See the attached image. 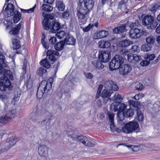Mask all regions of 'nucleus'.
Here are the masks:
<instances>
[{
	"label": "nucleus",
	"instance_id": "f257e3e1",
	"mask_svg": "<svg viewBox=\"0 0 160 160\" xmlns=\"http://www.w3.org/2000/svg\"><path fill=\"white\" fill-rule=\"evenodd\" d=\"M5 54L0 44V75H3L0 78V89L2 91H5L7 88L10 89L12 88L9 80H12L13 79L10 70L3 68L7 66L5 62Z\"/></svg>",
	"mask_w": 160,
	"mask_h": 160
},
{
	"label": "nucleus",
	"instance_id": "f03ea898",
	"mask_svg": "<svg viewBox=\"0 0 160 160\" xmlns=\"http://www.w3.org/2000/svg\"><path fill=\"white\" fill-rule=\"evenodd\" d=\"M139 125L136 122L131 121L125 124L122 128V131L124 132L129 133L137 132L139 130Z\"/></svg>",
	"mask_w": 160,
	"mask_h": 160
},
{
	"label": "nucleus",
	"instance_id": "7ed1b4c3",
	"mask_svg": "<svg viewBox=\"0 0 160 160\" xmlns=\"http://www.w3.org/2000/svg\"><path fill=\"white\" fill-rule=\"evenodd\" d=\"M6 8H7L8 9L7 11V17L5 18L6 22L5 23L7 25V28H8L12 26V18L10 17L12 16L14 14V7L12 3H9Z\"/></svg>",
	"mask_w": 160,
	"mask_h": 160
},
{
	"label": "nucleus",
	"instance_id": "20e7f679",
	"mask_svg": "<svg viewBox=\"0 0 160 160\" xmlns=\"http://www.w3.org/2000/svg\"><path fill=\"white\" fill-rule=\"evenodd\" d=\"M124 59L120 55H116L110 62L109 69L111 71L118 69L123 63Z\"/></svg>",
	"mask_w": 160,
	"mask_h": 160
},
{
	"label": "nucleus",
	"instance_id": "39448f33",
	"mask_svg": "<svg viewBox=\"0 0 160 160\" xmlns=\"http://www.w3.org/2000/svg\"><path fill=\"white\" fill-rule=\"evenodd\" d=\"M77 139L78 141L86 146L92 147L95 145V142L85 136H79L77 137Z\"/></svg>",
	"mask_w": 160,
	"mask_h": 160
},
{
	"label": "nucleus",
	"instance_id": "423d86ee",
	"mask_svg": "<svg viewBox=\"0 0 160 160\" xmlns=\"http://www.w3.org/2000/svg\"><path fill=\"white\" fill-rule=\"evenodd\" d=\"M99 58L102 62H108L111 58V53L108 50H102L99 52Z\"/></svg>",
	"mask_w": 160,
	"mask_h": 160
},
{
	"label": "nucleus",
	"instance_id": "0eeeda50",
	"mask_svg": "<svg viewBox=\"0 0 160 160\" xmlns=\"http://www.w3.org/2000/svg\"><path fill=\"white\" fill-rule=\"evenodd\" d=\"M48 148L45 145H40L38 148V153L39 156L43 158H47L48 156Z\"/></svg>",
	"mask_w": 160,
	"mask_h": 160
},
{
	"label": "nucleus",
	"instance_id": "6e6552de",
	"mask_svg": "<svg viewBox=\"0 0 160 160\" xmlns=\"http://www.w3.org/2000/svg\"><path fill=\"white\" fill-rule=\"evenodd\" d=\"M143 32V31L137 28L131 29L129 32V36L132 39H136L142 35Z\"/></svg>",
	"mask_w": 160,
	"mask_h": 160
},
{
	"label": "nucleus",
	"instance_id": "1a4fd4ad",
	"mask_svg": "<svg viewBox=\"0 0 160 160\" xmlns=\"http://www.w3.org/2000/svg\"><path fill=\"white\" fill-rule=\"evenodd\" d=\"M45 83L44 82H41L38 88L37 96L38 98H42L44 93L46 92H47L49 91L47 89L46 87H45Z\"/></svg>",
	"mask_w": 160,
	"mask_h": 160
},
{
	"label": "nucleus",
	"instance_id": "9d476101",
	"mask_svg": "<svg viewBox=\"0 0 160 160\" xmlns=\"http://www.w3.org/2000/svg\"><path fill=\"white\" fill-rule=\"evenodd\" d=\"M104 86L105 88L108 90L116 91L118 89V87L116 82L112 81H106L105 83Z\"/></svg>",
	"mask_w": 160,
	"mask_h": 160
},
{
	"label": "nucleus",
	"instance_id": "9b49d317",
	"mask_svg": "<svg viewBox=\"0 0 160 160\" xmlns=\"http://www.w3.org/2000/svg\"><path fill=\"white\" fill-rule=\"evenodd\" d=\"M61 26L60 23L57 20H54L52 21L51 25L50 26V31L52 33H55L61 28Z\"/></svg>",
	"mask_w": 160,
	"mask_h": 160
},
{
	"label": "nucleus",
	"instance_id": "f8f14e48",
	"mask_svg": "<svg viewBox=\"0 0 160 160\" xmlns=\"http://www.w3.org/2000/svg\"><path fill=\"white\" fill-rule=\"evenodd\" d=\"M132 70V68L130 65L128 64H124L120 69V73L123 76H125L128 75Z\"/></svg>",
	"mask_w": 160,
	"mask_h": 160
},
{
	"label": "nucleus",
	"instance_id": "ddd939ff",
	"mask_svg": "<svg viewBox=\"0 0 160 160\" xmlns=\"http://www.w3.org/2000/svg\"><path fill=\"white\" fill-rule=\"evenodd\" d=\"M108 118L110 123V128L112 132H114L116 131V127L114 122V114L112 112H108L107 114Z\"/></svg>",
	"mask_w": 160,
	"mask_h": 160
},
{
	"label": "nucleus",
	"instance_id": "4468645a",
	"mask_svg": "<svg viewBox=\"0 0 160 160\" xmlns=\"http://www.w3.org/2000/svg\"><path fill=\"white\" fill-rule=\"evenodd\" d=\"M88 12V9H84L82 6H81L79 9L78 11V17L80 19H82L84 18L85 15Z\"/></svg>",
	"mask_w": 160,
	"mask_h": 160
},
{
	"label": "nucleus",
	"instance_id": "2eb2a0df",
	"mask_svg": "<svg viewBox=\"0 0 160 160\" xmlns=\"http://www.w3.org/2000/svg\"><path fill=\"white\" fill-rule=\"evenodd\" d=\"M108 35V32L106 30H101L94 34L95 39H98L106 37Z\"/></svg>",
	"mask_w": 160,
	"mask_h": 160
},
{
	"label": "nucleus",
	"instance_id": "dca6fc26",
	"mask_svg": "<svg viewBox=\"0 0 160 160\" xmlns=\"http://www.w3.org/2000/svg\"><path fill=\"white\" fill-rule=\"evenodd\" d=\"M58 54L59 53L58 52L49 50L47 52L46 58H48V59L51 61H54L55 59L54 55H58Z\"/></svg>",
	"mask_w": 160,
	"mask_h": 160
},
{
	"label": "nucleus",
	"instance_id": "f3484780",
	"mask_svg": "<svg viewBox=\"0 0 160 160\" xmlns=\"http://www.w3.org/2000/svg\"><path fill=\"white\" fill-rule=\"evenodd\" d=\"M93 0H85L83 7L84 9H87L89 12L90 10L92 8L93 4Z\"/></svg>",
	"mask_w": 160,
	"mask_h": 160
},
{
	"label": "nucleus",
	"instance_id": "a211bd4d",
	"mask_svg": "<svg viewBox=\"0 0 160 160\" xmlns=\"http://www.w3.org/2000/svg\"><path fill=\"white\" fill-rule=\"evenodd\" d=\"M153 19L154 18L152 16H146L142 19V24L146 26L147 27Z\"/></svg>",
	"mask_w": 160,
	"mask_h": 160
},
{
	"label": "nucleus",
	"instance_id": "6ab92c4d",
	"mask_svg": "<svg viewBox=\"0 0 160 160\" xmlns=\"http://www.w3.org/2000/svg\"><path fill=\"white\" fill-rule=\"evenodd\" d=\"M63 41L65 45H74L75 44V39L72 36L68 35Z\"/></svg>",
	"mask_w": 160,
	"mask_h": 160
},
{
	"label": "nucleus",
	"instance_id": "aec40b11",
	"mask_svg": "<svg viewBox=\"0 0 160 160\" xmlns=\"http://www.w3.org/2000/svg\"><path fill=\"white\" fill-rule=\"evenodd\" d=\"M22 26V24L19 23L16 27H13L11 28L9 32V33L10 35H16L18 33L20 29Z\"/></svg>",
	"mask_w": 160,
	"mask_h": 160
},
{
	"label": "nucleus",
	"instance_id": "412c9836",
	"mask_svg": "<svg viewBox=\"0 0 160 160\" xmlns=\"http://www.w3.org/2000/svg\"><path fill=\"white\" fill-rule=\"evenodd\" d=\"M92 63L94 67L99 70L102 69L104 67V65L98 60H94L92 62Z\"/></svg>",
	"mask_w": 160,
	"mask_h": 160
},
{
	"label": "nucleus",
	"instance_id": "4be33fe9",
	"mask_svg": "<svg viewBox=\"0 0 160 160\" xmlns=\"http://www.w3.org/2000/svg\"><path fill=\"white\" fill-rule=\"evenodd\" d=\"M43 28L46 30L50 29V26L51 25V22L48 19L45 18L44 19L42 22Z\"/></svg>",
	"mask_w": 160,
	"mask_h": 160
},
{
	"label": "nucleus",
	"instance_id": "5701e85b",
	"mask_svg": "<svg viewBox=\"0 0 160 160\" xmlns=\"http://www.w3.org/2000/svg\"><path fill=\"white\" fill-rule=\"evenodd\" d=\"M53 80L52 78H49L48 81L43 80L41 82H45V87L48 90H49L52 88V84L53 83Z\"/></svg>",
	"mask_w": 160,
	"mask_h": 160
},
{
	"label": "nucleus",
	"instance_id": "b1692460",
	"mask_svg": "<svg viewBox=\"0 0 160 160\" xmlns=\"http://www.w3.org/2000/svg\"><path fill=\"white\" fill-rule=\"evenodd\" d=\"M99 47L101 48H108L110 47L111 44L108 41L101 40L98 42Z\"/></svg>",
	"mask_w": 160,
	"mask_h": 160
},
{
	"label": "nucleus",
	"instance_id": "393cba45",
	"mask_svg": "<svg viewBox=\"0 0 160 160\" xmlns=\"http://www.w3.org/2000/svg\"><path fill=\"white\" fill-rule=\"evenodd\" d=\"M126 25L123 24L122 26H119L114 29L113 32L116 34L119 33L124 32L125 30Z\"/></svg>",
	"mask_w": 160,
	"mask_h": 160
},
{
	"label": "nucleus",
	"instance_id": "a878e982",
	"mask_svg": "<svg viewBox=\"0 0 160 160\" xmlns=\"http://www.w3.org/2000/svg\"><path fill=\"white\" fill-rule=\"evenodd\" d=\"M12 47L13 49H18L21 48V45L20 44L19 41L17 39L13 38L12 39Z\"/></svg>",
	"mask_w": 160,
	"mask_h": 160
},
{
	"label": "nucleus",
	"instance_id": "bb28decb",
	"mask_svg": "<svg viewBox=\"0 0 160 160\" xmlns=\"http://www.w3.org/2000/svg\"><path fill=\"white\" fill-rule=\"evenodd\" d=\"M16 112L15 109H12L7 111L5 114L9 118V119L11 120L13 118L15 117Z\"/></svg>",
	"mask_w": 160,
	"mask_h": 160
},
{
	"label": "nucleus",
	"instance_id": "cd10ccee",
	"mask_svg": "<svg viewBox=\"0 0 160 160\" xmlns=\"http://www.w3.org/2000/svg\"><path fill=\"white\" fill-rule=\"evenodd\" d=\"M128 50H125L123 54L124 55H127L128 62H133L134 55L132 53L128 54Z\"/></svg>",
	"mask_w": 160,
	"mask_h": 160
},
{
	"label": "nucleus",
	"instance_id": "c85d7f7f",
	"mask_svg": "<svg viewBox=\"0 0 160 160\" xmlns=\"http://www.w3.org/2000/svg\"><path fill=\"white\" fill-rule=\"evenodd\" d=\"M112 93V91L110 90L104 89L102 92L101 96L103 98H108L111 96Z\"/></svg>",
	"mask_w": 160,
	"mask_h": 160
},
{
	"label": "nucleus",
	"instance_id": "c756f323",
	"mask_svg": "<svg viewBox=\"0 0 160 160\" xmlns=\"http://www.w3.org/2000/svg\"><path fill=\"white\" fill-rule=\"evenodd\" d=\"M56 6L60 11H62L64 10L65 6L61 1H57L56 2Z\"/></svg>",
	"mask_w": 160,
	"mask_h": 160
},
{
	"label": "nucleus",
	"instance_id": "7c9ffc66",
	"mask_svg": "<svg viewBox=\"0 0 160 160\" xmlns=\"http://www.w3.org/2000/svg\"><path fill=\"white\" fill-rule=\"evenodd\" d=\"M134 114V111L132 109L129 108L123 113V115L127 118L132 117Z\"/></svg>",
	"mask_w": 160,
	"mask_h": 160
},
{
	"label": "nucleus",
	"instance_id": "2f4dec72",
	"mask_svg": "<svg viewBox=\"0 0 160 160\" xmlns=\"http://www.w3.org/2000/svg\"><path fill=\"white\" fill-rule=\"evenodd\" d=\"M10 17H11V16ZM13 18V20L14 23H16L18 22L20 19L21 14L20 13L17 11H16L14 13V16L13 18Z\"/></svg>",
	"mask_w": 160,
	"mask_h": 160
},
{
	"label": "nucleus",
	"instance_id": "473e14b6",
	"mask_svg": "<svg viewBox=\"0 0 160 160\" xmlns=\"http://www.w3.org/2000/svg\"><path fill=\"white\" fill-rule=\"evenodd\" d=\"M119 103L117 102H114L111 104L110 108L111 110L114 111V112H119Z\"/></svg>",
	"mask_w": 160,
	"mask_h": 160
},
{
	"label": "nucleus",
	"instance_id": "72a5a7b5",
	"mask_svg": "<svg viewBox=\"0 0 160 160\" xmlns=\"http://www.w3.org/2000/svg\"><path fill=\"white\" fill-rule=\"evenodd\" d=\"M144 117L141 112L139 110L137 111V114L135 118L136 120L138 122H142L143 120Z\"/></svg>",
	"mask_w": 160,
	"mask_h": 160
},
{
	"label": "nucleus",
	"instance_id": "f704fd0d",
	"mask_svg": "<svg viewBox=\"0 0 160 160\" xmlns=\"http://www.w3.org/2000/svg\"><path fill=\"white\" fill-rule=\"evenodd\" d=\"M146 41L147 43L149 45L152 44L155 42V38L152 36H150L146 38Z\"/></svg>",
	"mask_w": 160,
	"mask_h": 160
},
{
	"label": "nucleus",
	"instance_id": "c9c22d12",
	"mask_svg": "<svg viewBox=\"0 0 160 160\" xmlns=\"http://www.w3.org/2000/svg\"><path fill=\"white\" fill-rule=\"evenodd\" d=\"M112 99L114 102H117L119 103L123 99V98L119 94L116 93Z\"/></svg>",
	"mask_w": 160,
	"mask_h": 160
},
{
	"label": "nucleus",
	"instance_id": "e433bc0d",
	"mask_svg": "<svg viewBox=\"0 0 160 160\" xmlns=\"http://www.w3.org/2000/svg\"><path fill=\"white\" fill-rule=\"evenodd\" d=\"M40 64L41 65L43 66L45 68L48 69L50 67V65L49 63L47 58L44 59L41 61L40 62Z\"/></svg>",
	"mask_w": 160,
	"mask_h": 160
},
{
	"label": "nucleus",
	"instance_id": "4c0bfd02",
	"mask_svg": "<svg viewBox=\"0 0 160 160\" xmlns=\"http://www.w3.org/2000/svg\"><path fill=\"white\" fill-rule=\"evenodd\" d=\"M158 24V22L156 20H154V19L150 23L149 25H148L147 28L148 29H153L156 28Z\"/></svg>",
	"mask_w": 160,
	"mask_h": 160
},
{
	"label": "nucleus",
	"instance_id": "58836bf2",
	"mask_svg": "<svg viewBox=\"0 0 160 160\" xmlns=\"http://www.w3.org/2000/svg\"><path fill=\"white\" fill-rule=\"evenodd\" d=\"M41 127L48 129L49 128L50 122L44 119L41 122Z\"/></svg>",
	"mask_w": 160,
	"mask_h": 160
},
{
	"label": "nucleus",
	"instance_id": "ea45409f",
	"mask_svg": "<svg viewBox=\"0 0 160 160\" xmlns=\"http://www.w3.org/2000/svg\"><path fill=\"white\" fill-rule=\"evenodd\" d=\"M65 45L64 41H60L55 46V48L56 50L60 51L62 49L63 46Z\"/></svg>",
	"mask_w": 160,
	"mask_h": 160
},
{
	"label": "nucleus",
	"instance_id": "a19ab883",
	"mask_svg": "<svg viewBox=\"0 0 160 160\" xmlns=\"http://www.w3.org/2000/svg\"><path fill=\"white\" fill-rule=\"evenodd\" d=\"M42 9L45 11L50 12L52 10L53 8L48 5L43 4L42 7Z\"/></svg>",
	"mask_w": 160,
	"mask_h": 160
},
{
	"label": "nucleus",
	"instance_id": "79ce46f5",
	"mask_svg": "<svg viewBox=\"0 0 160 160\" xmlns=\"http://www.w3.org/2000/svg\"><path fill=\"white\" fill-rule=\"evenodd\" d=\"M151 46L149 44H144L142 46L141 49L144 52H148L151 50Z\"/></svg>",
	"mask_w": 160,
	"mask_h": 160
},
{
	"label": "nucleus",
	"instance_id": "37998d69",
	"mask_svg": "<svg viewBox=\"0 0 160 160\" xmlns=\"http://www.w3.org/2000/svg\"><path fill=\"white\" fill-rule=\"evenodd\" d=\"M47 72V70L42 67H40L38 68L37 71V74L40 76H42L44 74Z\"/></svg>",
	"mask_w": 160,
	"mask_h": 160
},
{
	"label": "nucleus",
	"instance_id": "c03bdc74",
	"mask_svg": "<svg viewBox=\"0 0 160 160\" xmlns=\"http://www.w3.org/2000/svg\"><path fill=\"white\" fill-rule=\"evenodd\" d=\"M0 118L3 124H6L10 121L9 118L5 114L0 117Z\"/></svg>",
	"mask_w": 160,
	"mask_h": 160
},
{
	"label": "nucleus",
	"instance_id": "a18cd8bd",
	"mask_svg": "<svg viewBox=\"0 0 160 160\" xmlns=\"http://www.w3.org/2000/svg\"><path fill=\"white\" fill-rule=\"evenodd\" d=\"M120 43L122 47H127L130 45L132 44L133 42L128 40H126L122 41Z\"/></svg>",
	"mask_w": 160,
	"mask_h": 160
},
{
	"label": "nucleus",
	"instance_id": "49530a36",
	"mask_svg": "<svg viewBox=\"0 0 160 160\" xmlns=\"http://www.w3.org/2000/svg\"><path fill=\"white\" fill-rule=\"evenodd\" d=\"M35 7L36 5H35L32 8L29 9H21V11L22 12L24 13H31L34 12Z\"/></svg>",
	"mask_w": 160,
	"mask_h": 160
},
{
	"label": "nucleus",
	"instance_id": "de8ad7c7",
	"mask_svg": "<svg viewBox=\"0 0 160 160\" xmlns=\"http://www.w3.org/2000/svg\"><path fill=\"white\" fill-rule=\"evenodd\" d=\"M129 51L131 52H138L139 51V48L138 46L134 45L132 47Z\"/></svg>",
	"mask_w": 160,
	"mask_h": 160
},
{
	"label": "nucleus",
	"instance_id": "09e8293b",
	"mask_svg": "<svg viewBox=\"0 0 160 160\" xmlns=\"http://www.w3.org/2000/svg\"><path fill=\"white\" fill-rule=\"evenodd\" d=\"M8 143L10 145V147L8 148L7 150H5V151L8 150L11 147L15 145L16 143V140L13 138H11L10 139Z\"/></svg>",
	"mask_w": 160,
	"mask_h": 160
},
{
	"label": "nucleus",
	"instance_id": "8fccbe9b",
	"mask_svg": "<svg viewBox=\"0 0 160 160\" xmlns=\"http://www.w3.org/2000/svg\"><path fill=\"white\" fill-rule=\"evenodd\" d=\"M66 35V33L64 31H62L58 32L56 34V36L58 38L61 39L63 38Z\"/></svg>",
	"mask_w": 160,
	"mask_h": 160
},
{
	"label": "nucleus",
	"instance_id": "3c124183",
	"mask_svg": "<svg viewBox=\"0 0 160 160\" xmlns=\"http://www.w3.org/2000/svg\"><path fill=\"white\" fill-rule=\"evenodd\" d=\"M128 147L134 152L138 151L139 149V147L138 146L135 145H130Z\"/></svg>",
	"mask_w": 160,
	"mask_h": 160
},
{
	"label": "nucleus",
	"instance_id": "603ef678",
	"mask_svg": "<svg viewBox=\"0 0 160 160\" xmlns=\"http://www.w3.org/2000/svg\"><path fill=\"white\" fill-rule=\"evenodd\" d=\"M127 105L124 103H121V102L119 103V112L123 111L126 108Z\"/></svg>",
	"mask_w": 160,
	"mask_h": 160
},
{
	"label": "nucleus",
	"instance_id": "864d4df0",
	"mask_svg": "<svg viewBox=\"0 0 160 160\" xmlns=\"http://www.w3.org/2000/svg\"><path fill=\"white\" fill-rule=\"evenodd\" d=\"M145 58L146 60H149V61L153 60L155 58V56L154 54H147Z\"/></svg>",
	"mask_w": 160,
	"mask_h": 160
},
{
	"label": "nucleus",
	"instance_id": "5fc2aeb1",
	"mask_svg": "<svg viewBox=\"0 0 160 160\" xmlns=\"http://www.w3.org/2000/svg\"><path fill=\"white\" fill-rule=\"evenodd\" d=\"M70 15V12L69 11H65L63 12L62 14V17L66 19H69Z\"/></svg>",
	"mask_w": 160,
	"mask_h": 160
},
{
	"label": "nucleus",
	"instance_id": "6e6d98bb",
	"mask_svg": "<svg viewBox=\"0 0 160 160\" xmlns=\"http://www.w3.org/2000/svg\"><path fill=\"white\" fill-rule=\"evenodd\" d=\"M52 117V115L51 113L48 112L46 113L45 117V118L44 119L50 122Z\"/></svg>",
	"mask_w": 160,
	"mask_h": 160
},
{
	"label": "nucleus",
	"instance_id": "4d7b16f0",
	"mask_svg": "<svg viewBox=\"0 0 160 160\" xmlns=\"http://www.w3.org/2000/svg\"><path fill=\"white\" fill-rule=\"evenodd\" d=\"M126 6V2L124 0H122L119 2L118 7L121 9L122 8H125Z\"/></svg>",
	"mask_w": 160,
	"mask_h": 160
},
{
	"label": "nucleus",
	"instance_id": "13d9d810",
	"mask_svg": "<svg viewBox=\"0 0 160 160\" xmlns=\"http://www.w3.org/2000/svg\"><path fill=\"white\" fill-rule=\"evenodd\" d=\"M43 38H42L41 39L42 43L45 48L48 49V46L47 42H46L44 40L45 37V35H43Z\"/></svg>",
	"mask_w": 160,
	"mask_h": 160
},
{
	"label": "nucleus",
	"instance_id": "bf43d9fd",
	"mask_svg": "<svg viewBox=\"0 0 160 160\" xmlns=\"http://www.w3.org/2000/svg\"><path fill=\"white\" fill-rule=\"evenodd\" d=\"M144 96V94L142 93H139L138 94H136L134 97V98L136 100H139Z\"/></svg>",
	"mask_w": 160,
	"mask_h": 160
},
{
	"label": "nucleus",
	"instance_id": "052dcab7",
	"mask_svg": "<svg viewBox=\"0 0 160 160\" xmlns=\"http://www.w3.org/2000/svg\"><path fill=\"white\" fill-rule=\"evenodd\" d=\"M135 88L138 90H141L143 88V86L141 83L138 82L136 83Z\"/></svg>",
	"mask_w": 160,
	"mask_h": 160
},
{
	"label": "nucleus",
	"instance_id": "680f3d73",
	"mask_svg": "<svg viewBox=\"0 0 160 160\" xmlns=\"http://www.w3.org/2000/svg\"><path fill=\"white\" fill-rule=\"evenodd\" d=\"M142 58L140 56H138L136 55H134L133 63L138 62Z\"/></svg>",
	"mask_w": 160,
	"mask_h": 160
},
{
	"label": "nucleus",
	"instance_id": "e2e57ef3",
	"mask_svg": "<svg viewBox=\"0 0 160 160\" xmlns=\"http://www.w3.org/2000/svg\"><path fill=\"white\" fill-rule=\"evenodd\" d=\"M92 28L91 24H90L87 26L83 28L82 29L83 32H88Z\"/></svg>",
	"mask_w": 160,
	"mask_h": 160
},
{
	"label": "nucleus",
	"instance_id": "0e129e2a",
	"mask_svg": "<svg viewBox=\"0 0 160 160\" xmlns=\"http://www.w3.org/2000/svg\"><path fill=\"white\" fill-rule=\"evenodd\" d=\"M84 74L85 77L88 79H92L93 77L92 75L90 72H85Z\"/></svg>",
	"mask_w": 160,
	"mask_h": 160
},
{
	"label": "nucleus",
	"instance_id": "69168bd1",
	"mask_svg": "<svg viewBox=\"0 0 160 160\" xmlns=\"http://www.w3.org/2000/svg\"><path fill=\"white\" fill-rule=\"evenodd\" d=\"M149 63V61H147V60H143L141 62L140 64L142 66H145L148 65Z\"/></svg>",
	"mask_w": 160,
	"mask_h": 160
},
{
	"label": "nucleus",
	"instance_id": "338daca9",
	"mask_svg": "<svg viewBox=\"0 0 160 160\" xmlns=\"http://www.w3.org/2000/svg\"><path fill=\"white\" fill-rule=\"evenodd\" d=\"M49 42L52 44H54L57 42V39L56 37H53L51 38L49 40Z\"/></svg>",
	"mask_w": 160,
	"mask_h": 160
},
{
	"label": "nucleus",
	"instance_id": "774afa93",
	"mask_svg": "<svg viewBox=\"0 0 160 160\" xmlns=\"http://www.w3.org/2000/svg\"><path fill=\"white\" fill-rule=\"evenodd\" d=\"M139 24V23L137 21H136L135 22L131 23L130 25V27L131 28H132L135 26H138Z\"/></svg>",
	"mask_w": 160,
	"mask_h": 160
}]
</instances>
